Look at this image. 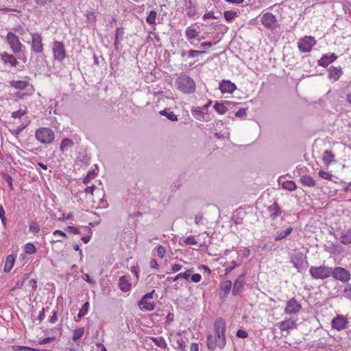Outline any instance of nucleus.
<instances>
[{"label":"nucleus","mask_w":351,"mask_h":351,"mask_svg":"<svg viewBox=\"0 0 351 351\" xmlns=\"http://www.w3.org/2000/svg\"><path fill=\"white\" fill-rule=\"evenodd\" d=\"M213 334H209L206 337V345L209 351L216 349L222 350L226 345V324L222 317H217L213 324Z\"/></svg>","instance_id":"obj_1"},{"label":"nucleus","mask_w":351,"mask_h":351,"mask_svg":"<svg viewBox=\"0 0 351 351\" xmlns=\"http://www.w3.org/2000/svg\"><path fill=\"white\" fill-rule=\"evenodd\" d=\"M10 85L12 88L19 90L14 94L16 101L25 99L32 97L35 91L34 87L27 81L25 80H11Z\"/></svg>","instance_id":"obj_2"},{"label":"nucleus","mask_w":351,"mask_h":351,"mask_svg":"<svg viewBox=\"0 0 351 351\" xmlns=\"http://www.w3.org/2000/svg\"><path fill=\"white\" fill-rule=\"evenodd\" d=\"M176 86L182 93L190 95L196 89L194 80L186 74H181L176 80Z\"/></svg>","instance_id":"obj_3"},{"label":"nucleus","mask_w":351,"mask_h":351,"mask_svg":"<svg viewBox=\"0 0 351 351\" xmlns=\"http://www.w3.org/2000/svg\"><path fill=\"white\" fill-rule=\"evenodd\" d=\"M35 137L40 143L49 145L53 142L55 134L51 129L43 127L36 130Z\"/></svg>","instance_id":"obj_4"},{"label":"nucleus","mask_w":351,"mask_h":351,"mask_svg":"<svg viewBox=\"0 0 351 351\" xmlns=\"http://www.w3.org/2000/svg\"><path fill=\"white\" fill-rule=\"evenodd\" d=\"M310 274L314 278L325 279L331 276L332 268L325 266L311 267Z\"/></svg>","instance_id":"obj_5"},{"label":"nucleus","mask_w":351,"mask_h":351,"mask_svg":"<svg viewBox=\"0 0 351 351\" xmlns=\"http://www.w3.org/2000/svg\"><path fill=\"white\" fill-rule=\"evenodd\" d=\"M32 36L31 51L35 53H41L44 50L43 37L40 33H30Z\"/></svg>","instance_id":"obj_6"},{"label":"nucleus","mask_w":351,"mask_h":351,"mask_svg":"<svg viewBox=\"0 0 351 351\" xmlns=\"http://www.w3.org/2000/svg\"><path fill=\"white\" fill-rule=\"evenodd\" d=\"M348 319L343 315H337L330 322L331 328L337 331H341L348 327Z\"/></svg>","instance_id":"obj_7"},{"label":"nucleus","mask_w":351,"mask_h":351,"mask_svg":"<svg viewBox=\"0 0 351 351\" xmlns=\"http://www.w3.org/2000/svg\"><path fill=\"white\" fill-rule=\"evenodd\" d=\"M52 51L54 59L59 62L63 61L66 56L64 44L61 41H53Z\"/></svg>","instance_id":"obj_8"},{"label":"nucleus","mask_w":351,"mask_h":351,"mask_svg":"<svg viewBox=\"0 0 351 351\" xmlns=\"http://www.w3.org/2000/svg\"><path fill=\"white\" fill-rule=\"evenodd\" d=\"M6 40L14 53H16L21 51L23 45L21 43L19 36L11 32H8Z\"/></svg>","instance_id":"obj_9"},{"label":"nucleus","mask_w":351,"mask_h":351,"mask_svg":"<svg viewBox=\"0 0 351 351\" xmlns=\"http://www.w3.org/2000/svg\"><path fill=\"white\" fill-rule=\"evenodd\" d=\"M247 274L243 273L239 275L237 278L234 281L232 287V295L233 296L240 295L244 291L245 278Z\"/></svg>","instance_id":"obj_10"},{"label":"nucleus","mask_w":351,"mask_h":351,"mask_svg":"<svg viewBox=\"0 0 351 351\" xmlns=\"http://www.w3.org/2000/svg\"><path fill=\"white\" fill-rule=\"evenodd\" d=\"M331 276L341 282H347L350 278V274L348 270L341 267L332 268Z\"/></svg>","instance_id":"obj_11"},{"label":"nucleus","mask_w":351,"mask_h":351,"mask_svg":"<svg viewBox=\"0 0 351 351\" xmlns=\"http://www.w3.org/2000/svg\"><path fill=\"white\" fill-rule=\"evenodd\" d=\"M261 23L268 29H274L276 27V17L271 12H266L261 17Z\"/></svg>","instance_id":"obj_12"},{"label":"nucleus","mask_w":351,"mask_h":351,"mask_svg":"<svg viewBox=\"0 0 351 351\" xmlns=\"http://www.w3.org/2000/svg\"><path fill=\"white\" fill-rule=\"evenodd\" d=\"M232 287V282L230 280H223L220 283L219 290V297L221 300H225L230 293Z\"/></svg>","instance_id":"obj_13"},{"label":"nucleus","mask_w":351,"mask_h":351,"mask_svg":"<svg viewBox=\"0 0 351 351\" xmlns=\"http://www.w3.org/2000/svg\"><path fill=\"white\" fill-rule=\"evenodd\" d=\"M236 88V84L228 80H223L219 84V89L222 93H232Z\"/></svg>","instance_id":"obj_14"},{"label":"nucleus","mask_w":351,"mask_h":351,"mask_svg":"<svg viewBox=\"0 0 351 351\" xmlns=\"http://www.w3.org/2000/svg\"><path fill=\"white\" fill-rule=\"evenodd\" d=\"M301 308V305L299 304L294 298H291L287 302L285 312L287 314H295L298 313Z\"/></svg>","instance_id":"obj_15"},{"label":"nucleus","mask_w":351,"mask_h":351,"mask_svg":"<svg viewBox=\"0 0 351 351\" xmlns=\"http://www.w3.org/2000/svg\"><path fill=\"white\" fill-rule=\"evenodd\" d=\"M328 77L331 82L337 81L339 77L343 75L341 67L330 66L328 70Z\"/></svg>","instance_id":"obj_16"},{"label":"nucleus","mask_w":351,"mask_h":351,"mask_svg":"<svg viewBox=\"0 0 351 351\" xmlns=\"http://www.w3.org/2000/svg\"><path fill=\"white\" fill-rule=\"evenodd\" d=\"M266 208L267 210L269 212V217L272 220H276L282 214L281 208L276 202L272 203Z\"/></svg>","instance_id":"obj_17"},{"label":"nucleus","mask_w":351,"mask_h":351,"mask_svg":"<svg viewBox=\"0 0 351 351\" xmlns=\"http://www.w3.org/2000/svg\"><path fill=\"white\" fill-rule=\"evenodd\" d=\"M124 34V28L123 27H119L116 29L114 40V47L116 51L120 50V43L123 39Z\"/></svg>","instance_id":"obj_18"},{"label":"nucleus","mask_w":351,"mask_h":351,"mask_svg":"<svg viewBox=\"0 0 351 351\" xmlns=\"http://www.w3.org/2000/svg\"><path fill=\"white\" fill-rule=\"evenodd\" d=\"M1 60L5 64H9L12 67H16L19 62L16 58L12 54L3 52L1 54Z\"/></svg>","instance_id":"obj_19"},{"label":"nucleus","mask_w":351,"mask_h":351,"mask_svg":"<svg viewBox=\"0 0 351 351\" xmlns=\"http://www.w3.org/2000/svg\"><path fill=\"white\" fill-rule=\"evenodd\" d=\"M206 52L204 51H198L195 49H190L189 51L182 49L180 51V56L184 60H186L189 58H194L199 55L204 54Z\"/></svg>","instance_id":"obj_20"},{"label":"nucleus","mask_w":351,"mask_h":351,"mask_svg":"<svg viewBox=\"0 0 351 351\" xmlns=\"http://www.w3.org/2000/svg\"><path fill=\"white\" fill-rule=\"evenodd\" d=\"M337 56L335 53H328L324 55L320 60H318V64L320 66L326 67L328 64L333 62Z\"/></svg>","instance_id":"obj_21"},{"label":"nucleus","mask_w":351,"mask_h":351,"mask_svg":"<svg viewBox=\"0 0 351 351\" xmlns=\"http://www.w3.org/2000/svg\"><path fill=\"white\" fill-rule=\"evenodd\" d=\"M119 287L123 292H128L132 289V285L129 281V278L126 276H122L119 279Z\"/></svg>","instance_id":"obj_22"},{"label":"nucleus","mask_w":351,"mask_h":351,"mask_svg":"<svg viewBox=\"0 0 351 351\" xmlns=\"http://www.w3.org/2000/svg\"><path fill=\"white\" fill-rule=\"evenodd\" d=\"M138 306L143 311H152L156 306L154 302H149L143 298L138 302Z\"/></svg>","instance_id":"obj_23"},{"label":"nucleus","mask_w":351,"mask_h":351,"mask_svg":"<svg viewBox=\"0 0 351 351\" xmlns=\"http://www.w3.org/2000/svg\"><path fill=\"white\" fill-rule=\"evenodd\" d=\"M195 25V23L192 24L191 25L189 26L185 30V36L191 43H192L191 40L197 38L199 34V32L197 31V29L194 27Z\"/></svg>","instance_id":"obj_24"},{"label":"nucleus","mask_w":351,"mask_h":351,"mask_svg":"<svg viewBox=\"0 0 351 351\" xmlns=\"http://www.w3.org/2000/svg\"><path fill=\"white\" fill-rule=\"evenodd\" d=\"M186 14L189 17H193L197 14V5L195 0H188L186 3Z\"/></svg>","instance_id":"obj_25"},{"label":"nucleus","mask_w":351,"mask_h":351,"mask_svg":"<svg viewBox=\"0 0 351 351\" xmlns=\"http://www.w3.org/2000/svg\"><path fill=\"white\" fill-rule=\"evenodd\" d=\"M278 182L279 184H281L282 188L290 191H292L296 189L295 183L292 180H285V178L279 177Z\"/></svg>","instance_id":"obj_26"},{"label":"nucleus","mask_w":351,"mask_h":351,"mask_svg":"<svg viewBox=\"0 0 351 351\" xmlns=\"http://www.w3.org/2000/svg\"><path fill=\"white\" fill-rule=\"evenodd\" d=\"M339 242L343 245L351 244V228L343 230L339 238Z\"/></svg>","instance_id":"obj_27"},{"label":"nucleus","mask_w":351,"mask_h":351,"mask_svg":"<svg viewBox=\"0 0 351 351\" xmlns=\"http://www.w3.org/2000/svg\"><path fill=\"white\" fill-rule=\"evenodd\" d=\"M16 258V255L15 254H10L6 257L3 267L5 273H9L11 271L14 265Z\"/></svg>","instance_id":"obj_28"},{"label":"nucleus","mask_w":351,"mask_h":351,"mask_svg":"<svg viewBox=\"0 0 351 351\" xmlns=\"http://www.w3.org/2000/svg\"><path fill=\"white\" fill-rule=\"evenodd\" d=\"M322 162L323 163L328 167L332 163L335 162V154H333L329 150H325L324 151L322 154Z\"/></svg>","instance_id":"obj_29"},{"label":"nucleus","mask_w":351,"mask_h":351,"mask_svg":"<svg viewBox=\"0 0 351 351\" xmlns=\"http://www.w3.org/2000/svg\"><path fill=\"white\" fill-rule=\"evenodd\" d=\"M295 326V322L291 319H287L278 324V328L281 331H286L294 328Z\"/></svg>","instance_id":"obj_30"},{"label":"nucleus","mask_w":351,"mask_h":351,"mask_svg":"<svg viewBox=\"0 0 351 351\" xmlns=\"http://www.w3.org/2000/svg\"><path fill=\"white\" fill-rule=\"evenodd\" d=\"M74 145V143L72 139L69 138H64L62 140L60 150L62 153L66 152L69 148H71Z\"/></svg>","instance_id":"obj_31"},{"label":"nucleus","mask_w":351,"mask_h":351,"mask_svg":"<svg viewBox=\"0 0 351 351\" xmlns=\"http://www.w3.org/2000/svg\"><path fill=\"white\" fill-rule=\"evenodd\" d=\"M31 274H24L20 278H18L17 281L15 283V285L12 288V290L21 289L24 286L25 281L30 278Z\"/></svg>","instance_id":"obj_32"},{"label":"nucleus","mask_w":351,"mask_h":351,"mask_svg":"<svg viewBox=\"0 0 351 351\" xmlns=\"http://www.w3.org/2000/svg\"><path fill=\"white\" fill-rule=\"evenodd\" d=\"M159 114L161 116H164V117H167V119H168L169 120H170L171 121H178L177 115H176L173 111L170 110V109L165 108L164 110H162L159 112Z\"/></svg>","instance_id":"obj_33"},{"label":"nucleus","mask_w":351,"mask_h":351,"mask_svg":"<svg viewBox=\"0 0 351 351\" xmlns=\"http://www.w3.org/2000/svg\"><path fill=\"white\" fill-rule=\"evenodd\" d=\"M151 340L155 343L158 347L165 349L167 348V343L163 337H151Z\"/></svg>","instance_id":"obj_34"},{"label":"nucleus","mask_w":351,"mask_h":351,"mask_svg":"<svg viewBox=\"0 0 351 351\" xmlns=\"http://www.w3.org/2000/svg\"><path fill=\"white\" fill-rule=\"evenodd\" d=\"M298 47L301 52H307V36H304L299 40Z\"/></svg>","instance_id":"obj_35"},{"label":"nucleus","mask_w":351,"mask_h":351,"mask_svg":"<svg viewBox=\"0 0 351 351\" xmlns=\"http://www.w3.org/2000/svg\"><path fill=\"white\" fill-rule=\"evenodd\" d=\"M200 108H195L191 109V114L195 119L199 121L204 120V114Z\"/></svg>","instance_id":"obj_36"},{"label":"nucleus","mask_w":351,"mask_h":351,"mask_svg":"<svg viewBox=\"0 0 351 351\" xmlns=\"http://www.w3.org/2000/svg\"><path fill=\"white\" fill-rule=\"evenodd\" d=\"M215 110L219 114H223L228 111V108L223 103L216 101L214 105Z\"/></svg>","instance_id":"obj_37"},{"label":"nucleus","mask_w":351,"mask_h":351,"mask_svg":"<svg viewBox=\"0 0 351 351\" xmlns=\"http://www.w3.org/2000/svg\"><path fill=\"white\" fill-rule=\"evenodd\" d=\"M157 16V12L156 10H151L146 17V21L149 25H156V19Z\"/></svg>","instance_id":"obj_38"},{"label":"nucleus","mask_w":351,"mask_h":351,"mask_svg":"<svg viewBox=\"0 0 351 351\" xmlns=\"http://www.w3.org/2000/svg\"><path fill=\"white\" fill-rule=\"evenodd\" d=\"M97 175V171H96V170L93 169L91 171H88L86 176L84 178V179L82 180V183L84 184H87L93 179H94Z\"/></svg>","instance_id":"obj_39"},{"label":"nucleus","mask_w":351,"mask_h":351,"mask_svg":"<svg viewBox=\"0 0 351 351\" xmlns=\"http://www.w3.org/2000/svg\"><path fill=\"white\" fill-rule=\"evenodd\" d=\"M293 230V228L291 227H288L287 228H286L285 230H282L281 232H278L277 233V235L275 238V240L276 241H279V240H281L284 238H285L286 237H287Z\"/></svg>","instance_id":"obj_40"},{"label":"nucleus","mask_w":351,"mask_h":351,"mask_svg":"<svg viewBox=\"0 0 351 351\" xmlns=\"http://www.w3.org/2000/svg\"><path fill=\"white\" fill-rule=\"evenodd\" d=\"M88 308H89V302H86L82 305V308L80 309V311L77 313V318L81 319V318L84 317V316H86L88 314Z\"/></svg>","instance_id":"obj_41"},{"label":"nucleus","mask_w":351,"mask_h":351,"mask_svg":"<svg viewBox=\"0 0 351 351\" xmlns=\"http://www.w3.org/2000/svg\"><path fill=\"white\" fill-rule=\"evenodd\" d=\"M223 16L228 22H232L238 14L237 12L234 10H227L224 12Z\"/></svg>","instance_id":"obj_42"},{"label":"nucleus","mask_w":351,"mask_h":351,"mask_svg":"<svg viewBox=\"0 0 351 351\" xmlns=\"http://www.w3.org/2000/svg\"><path fill=\"white\" fill-rule=\"evenodd\" d=\"M84 333V328L81 327L76 328L73 332L72 339L75 341L77 339H80Z\"/></svg>","instance_id":"obj_43"},{"label":"nucleus","mask_w":351,"mask_h":351,"mask_svg":"<svg viewBox=\"0 0 351 351\" xmlns=\"http://www.w3.org/2000/svg\"><path fill=\"white\" fill-rule=\"evenodd\" d=\"M24 252L27 254H32L36 252V248L32 243H27L25 245Z\"/></svg>","instance_id":"obj_44"},{"label":"nucleus","mask_w":351,"mask_h":351,"mask_svg":"<svg viewBox=\"0 0 351 351\" xmlns=\"http://www.w3.org/2000/svg\"><path fill=\"white\" fill-rule=\"evenodd\" d=\"M193 272V269L191 268V269H187L186 271H184L183 273H180V274H177L176 276L178 280H180V279L189 280V277L191 276V275L192 274Z\"/></svg>","instance_id":"obj_45"},{"label":"nucleus","mask_w":351,"mask_h":351,"mask_svg":"<svg viewBox=\"0 0 351 351\" xmlns=\"http://www.w3.org/2000/svg\"><path fill=\"white\" fill-rule=\"evenodd\" d=\"M291 262L293 263L294 267L298 269L299 272H301L303 269V263L302 261L297 257L292 259Z\"/></svg>","instance_id":"obj_46"},{"label":"nucleus","mask_w":351,"mask_h":351,"mask_svg":"<svg viewBox=\"0 0 351 351\" xmlns=\"http://www.w3.org/2000/svg\"><path fill=\"white\" fill-rule=\"evenodd\" d=\"M40 230V226L37 222L32 221L29 226V231L34 234H37Z\"/></svg>","instance_id":"obj_47"},{"label":"nucleus","mask_w":351,"mask_h":351,"mask_svg":"<svg viewBox=\"0 0 351 351\" xmlns=\"http://www.w3.org/2000/svg\"><path fill=\"white\" fill-rule=\"evenodd\" d=\"M27 113V110H23L21 109L14 111L12 112L11 117L16 119H21L22 117L25 115Z\"/></svg>","instance_id":"obj_48"},{"label":"nucleus","mask_w":351,"mask_h":351,"mask_svg":"<svg viewBox=\"0 0 351 351\" xmlns=\"http://www.w3.org/2000/svg\"><path fill=\"white\" fill-rule=\"evenodd\" d=\"M27 285L32 288V291H30L29 295H31V294L33 295L37 288V280L36 279H33V278L29 279L27 283Z\"/></svg>","instance_id":"obj_49"},{"label":"nucleus","mask_w":351,"mask_h":351,"mask_svg":"<svg viewBox=\"0 0 351 351\" xmlns=\"http://www.w3.org/2000/svg\"><path fill=\"white\" fill-rule=\"evenodd\" d=\"M3 178L5 180V182L8 183L9 188L11 190H13V184H12V176L8 173H3L2 175Z\"/></svg>","instance_id":"obj_50"},{"label":"nucleus","mask_w":351,"mask_h":351,"mask_svg":"<svg viewBox=\"0 0 351 351\" xmlns=\"http://www.w3.org/2000/svg\"><path fill=\"white\" fill-rule=\"evenodd\" d=\"M183 242L186 245H196L197 243V241L193 235H189L184 240Z\"/></svg>","instance_id":"obj_51"},{"label":"nucleus","mask_w":351,"mask_h":351,"mask_svg":"<svg viewBox=\"0 0 351 351\" xmlns=\"http://www.w3.org/2000/svg\"><path fill=\"white\" fill-rule=\"evenodd\" d=\"M177 349L180 351H186V345L184 339L182 338H180L177 339Z\"/></svg>","instance_id":"obj_52"},{"label":"nucleus","mask_w":351,"mask_h":351,"mask_svg":"<svg viewBox=\"0 0 351 351\" xmlns=\"http://www.w3.org/2000/svg\"><path fill=\"white\" fill-rule=\"evenodd\" d=\"M319 175L321 178L328 180H331L332 178V175L331 173L323 170L319 171Z\"/></svg>","instance_id":"obj_53"},{"label":"nucleus","mask_w":351,"mask_h":351,"mask_svg":"<svg viewBox=\"0 0 351 351\" xmlns=\"http://www.w3.org/2000/svg\"><path fill=\"white\" fill-rule=\"evenodd\" d=\"M96 189L95 185L92 184L91 186H86L83 191H79L80 193H85L86 194L93 195V192Z\"/></svg>","instance_id":"obj_54"},{"label":"nucleus","mask_w":351,"mask_h":351,"mask_svg":"<svg viewBox=\"0 0 351 351\" xmlns=\"http://www.w3.org/2000/svg\"><path fill=\"white\" fill-rule=\"evenodd\" d=\"M236 336L238 338L245 339L248 337V333L245 330L239 329L236 332Z\"/></svg>","instance_id":"obj_55"},{"label":"nucleus","mask_w":351,"mask_h":351,"mask_svg":"<svg viewBox=\"0 0 351 351\" xmlns=\"http://www.w3.org/2000/svg\"><path fill=\"white\" fill-rule=\"evenodd\" d=\"M343 295L346 298L351 299V284L346 285L343 290Z\"/></svg>","instance_id":"obj_56"},{"label":"nucleus","mask_w":351,"mask_h":351,"mask_svg":"<svg viewBox=\"0 0 351 351\" xmlns=\"http://www.w3.org/2000/svg\"><path fill=\"white\" fill-rule=\"evenodd\" d=\"M27 125L23 123L18 127H16L14 130H12V133L15 135L19 134L25 128Z\"/></svg>","instance_id":"obj_57"},{"label":"nucleus","mask_w":351,"mask_h":351,"mask_svg":"<svg viewBox=\"0 0 351 351\" xmlns=\"http://www.w3.org/2000/svg\"><path fill=\"white\" fill-rule=\"evenodd\" d=\"M247 109L245 108H240L238 111L236 112L235 116L237 117L243 118L246 116Z\"/></svg>","instance_id":"obj_58"},{"label":"nucleus","mask_w":351,"mask_h":351,"mask_svg":"<svg viewBox=\"0 0 351 351\" xmlns=\"http://www.w3.org/2000/svg\"><path fill=\"white\" fill-rule=\"evenodd\" d=\"M165 248L162 245H159L157 247V255L160 258H162L165 254Z\"/></svg>","instance_id":"obj_59"},{"label":"nucleus","mask_w":351,"mask_h":351,"mask_svg":"<svg viewBox=\"0 0 351 351\" xmlns=\"http://www.w3.org/2000/svg\"><path fill=\"white\" fill-rule=\"evenodd\" d=\"M13 30L15 32L20 34L21 35H23L25 33V30L24 27L21 24H19L16 27H14L13 28Z\"/></svg>","instance_id":"obj_60"},{"label":"nucleus","mask_w":351,"mask_h":351,"mask_svg":"<svg viewBox=\"0 0 351 351\" xmlns=\"http://www.w3.org/2000/svg\"><path fill=\"white\" fill-rule=\"evenodd\" d=\"M55 339V337H47L38 341L39 345H43L50 343Z\"/></svg>","instance_id":"obj_61"},{"label":"nucleus","mask_w":351,"mask_h":351,"mask_svg":"<svg viewBox=\"0 0 351 351\" xmlns=\"http://www.w3.org/2000/svg\"><path fill=\"white\" fill-rule=\"evenodd\" d=\"M66 230L75 234H80V230L75 226H69L66 227Z\"/></svg>","instance_id":"obj_62"},{"label":"nucleus","mask_w":351,"mask_h":351,"mask_svg":"<svg viewBox=\"0 0 351 351\" xmlns=\"http://www.w3.org/2000/svg\"><path fill=\"white\" fill-rule=\"evenodd\" d=\"M202 19L204 20L208 19H217V16H215L213 11H209L203 15Z\"/></svg>","instance_id":"obj_63"},{"label":"nucleus","mask_w":351,"mask_h":351,"mask_svg":"<svg viewBox=\"0 0 351 351\" xmlns=\"http://www.w3.org/2000/svg\"><path fill=\"white\" fill-rule=\"evenodd\" d=\"M182 268V265L180 264H174L171 266V269L170 272H168V274L170 273H176L181 270Z\"/></svg>","instance_id":"obj_64"}]
</instances>
